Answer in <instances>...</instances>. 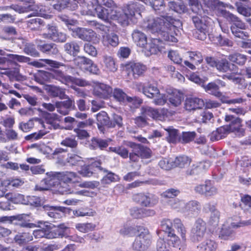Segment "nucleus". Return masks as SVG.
<instances>
[{"instance_id": "774afa93", "label": "nucleus", "mask_w": 251, "mask_h": 251, "mask_svg": "<svg viewBox=\"0 0 251 251\" xmlns=\"http://www.w3.org/2000/svg\"><path fill=\"white\" fill-rule=\"evenodd\" d=\"M189 57L191 61L198 65L201 63L203 60V58L202 54L199 51H190L188 52Z\"/></svg>"}, {"instance_id": "39448f33", "label": "nucleus", "mask_w": 251, "mask_h": 251, "mask_svg": "<svg viewBox=\"0 0 251 251\" xmlns=\"http://www.w3.org/2000/svg\"><path fill=\"white\" fill-rule=\"evenodd\" d=\"M132 199L142 207H152L158 202V197L150 193H139L133 195Z\"/></svg>"}, {"instance_id": "ea45409f", "label": "nucleus", "mask_w": 251, "mask_h": 251, "mask_svg": "<svg viewBox=\"0 0 251 251\" xmlns=\"http://www.w3.org/2000/svg\"><path fill=\"white\" fill-rule=\"evenodd\" d=\"M133 40L137 46L144 48L147 45V38L146 35L139 30H134L132 34Z\"/></svg>"}, {"instance_id": "4c0bfd02", "label": "nucleus", "mask_w": 251, "mask_h": 251, "mask_svg": "<svg viewBox=\"0 0 251 251\" xmlns=\"http://www.w3.org/2000/svg\"><path fill=\"white\" fill-rule=\"evenodd\" d=\"M101 165L100 160L96 161L91 164L84 166L80 171V174L84 176L89 177L94 173V171H99V168Z\"/></svg>"}, {"instance_id": "dca6fc26", "label": "nucleus", "mask_w": 251, "mask_h": 251, "mask_svg": "<svg viewBox=\"0 0 251 251\" xmlns=\"http://www.w3.org/2000/svg\"><path fill=\"white\" fill-rule=\"evenodd\" d=\"M176 26L168 25L166 26V29H162L157 34L158 38L160 39V43L163 41L170 43H176L177 41L176 38L174 36V33L172 30L174 31Z\"/></svg>"}, {"instance_id": "f8f14e48", "label": "nucleus", "mask_w": 251, "mask_h": 251, "mask_svg": "<svg viewBox=\"0 0 251 251\" xmlns=\"http://www.w3.org/2000/svg\"><path fill=\"white\" fill-rule=\"evenodd\" d=\"M139 232L140 233L132 244V247L134 250L144 251L148 248L151 243V236L148 229L143 227L142 230Z\"/></svg>"}, {"instance_id": "5701e85b", "label": "nucleus", "mask_w": 251, "mask_h": 251, "mask_svg": "<svg viewBox=\"0 0 251 251\" xmlns=\"http://www.w3.org/2000/svg\"><path fill=\"white\" fill-rule=\"evenodd\" d=\"M195 190L196 193L203 195L205 197H211L218 192L217 189L212 185L210 181H206L204 184L197 186L195 188Z\"/></svg>"}, {"instance_id": "7c9ffc66", "label": "nucleus", "mask_w": 251, "mask_h": 251, "mask_svg": "<svg viewBox=\"0 0 251 251\" xmlns=\"http://www.w3.org/2000/svg\"><path fill=\"white\" fill-rule=\"evenodd\" d=\"M97 120L98 129L104 133L105 131L104 126L109 127L110 118L106 112L101 111L97 114Z\"/></svg>"}, {"instance_id": "3c124183", "label": "nucleus", "mask_w": 251, "mask_h": 251, "mask_svg": "<svg viewBox=\"0 0 251 251\" xmlns=\"http://www.w3.org/2000/svg\"><path fill=\"white\" fill-rule=\"evenodd\" d=\"M168 6L170 9L179 14L185 13L187 10L186 7L182 2L170 1Z\"/></svg>"}, {"instance_id": "a878e982", "label": "nucleus", "mask_w": 251, "mask_h": 251, "mask_svg": "<svg viewBox=\"0 0 251 251\" xmlns=\"http://www.w3.org/2000/svg\"><path fill=\"white\" fill-rule=\"evenodd\" d=\"M203 100L197 97H187L185 100V108L186 110L191 111L201 109L204 106Z\"/></svg>"}, {"instance_id": "0eeeda50", "label": "nucleus", "mask_w": 251, "mask_h": 251, "mask_svg": "<svg viewBox=\"0 0 251 251\" xmlns=\"http://www.w3.org/2000/svg\"><path fill=\"white\" fill-rule=\"evenodd\" d=\"M76 176V173L73 172H53L52 173L51 177L46 178L44 180L45 182L49 185L53 184L55 182H51L55 179L59 180V183H65L73 185Z\"/></svg>"}, {"instance_id": "9d476101", "label": "nucleus", "mask_w": 251, "mask_h": 251, "mask_svg": "<svg viewBox=\"0 0 251 251\" xmlns=\"http://www.w3.org/2000/svg\"><path fill=\"white\" fill-rule=\"evenodd\" d=\"M176 23H175V24ZM168 25H174V24H171L162 17L152 18L148 20L146 28L147 31L152 34H158L162 29H166Z\"/></svg>"}, {"instance_id": "79ce46f5", "label": "nucleus", "mask_w": 251, "mask_h": 251, "mask_svg": "<svg viewBox=\"0 0 251 251\" xmlns=\"http://www.w3.org/2000/svg\"><path fill=\"white\" fill-rule=\"evenodd\" d=\"M160 39L156 38H151V42L145 45V48L150 54H157L160 51Z\"/></svg>"}, {"instance_id": "69168bd1", "label": "nucleus", "mask_w": 251, "mask_h": 251, "mask_svg": "<svg viewBox=\"0 0 251 251\" xmlns=\"http://www.w3.org/2000/svg\"><path fill=\"white\" fill-rule=\"evenodd\" d=\"M142 114L145 116H149L156 120L158 118V109L149 106L142 108Z\"/></svg>"}, {"instance_id": "f3484780", "label": "nucleus", "mask_w": 251, "mask_h": 251, "mask_svg": "<svg viewBox=\"0 0 251 251\" xmlns=\"http://www.w3.org/2000/svg\"><path fill=\"white\" fill-rule=\"evenodd\" d=\"M176 26L168 25L166 26V29H162L157 34L158 38L160 39V43L163 41L170 43H176L177 41L176 38L174 36V33L172 30L174 31Z\"/></svg>"}, {"instance_id": "052dcab7", "label": "nucleus", "mask_w": 251, "mask_h": 251, "mask_svg": "<svg viewBox=\"0 0 251 251\" xmlns=\"http://www.w3.org/2000/svg\"><path fill=\"white\" fill-rule=\"evenodd\" d=\"M243 205H240L242 208L247 213L251 215V196L245 195L241 197Z\"/></svg>"}, {"instance_id": "4d7b16f0", "label": "nucleus", "mask_w": 251, "mask_h": 251, "mask_svg": "<svg viewBox=\"0 0 251 251\" xmlns=\"http://www.w3.org/2000/svg\"><path fill=\"white\" fill-rule=\"evenodd\" d=\"M113 96L117 101L125 103L127 102L128 96L121 89L116 88L112 91Z\"/></svg>"}, {"instance_id": "680f3d73", "label": "nucleus", "mask_w": 251, "mask_h": 251, "mask_svg": "<svg viewBox=\"0 0 251 251\" xmlns=\"http://www.w3.org/2000/svg\"><path fill=\"white\" fill-rule=\"evenodd\" d=\"M174 226L180 233L182 240H186V229L179 219L176 218L174 220Z\"/></svg>"}, {"instance_id": "aec40b11", "label": "nucleus", "mask_w": 251, "mask_h": 251, "mask_svg": "<svg viewBox=\"0 0 251 251\" xmlns=\"http://www.w3.org/2000/svg\"><path fill=\"white\" fill-rule=\"evenodd\" d=\"M112 91L110 86L102 83H98L94 87L93 94L100 98L106 99L112 95Z\"/></svg>"}, {"instance_id": "49530a36", "label": "nucleus", "mask_w": 251, "mask_h": 251, "mask_svg": "<svg viewBox=\"0 0 251 251\" xmlns=\"http://www.w3.org/2000/svg\"><path fill=\"white\" fill-rule=\"evenodd\" d=\"M103 43L105 45L116 47L119 44V36L114 33L109 34L104 37Z\"/></svg>"}, {"instance_id": "f257e3e1", "label": "nucleus", "mask_w": 251, "mask_h": 251, "mask_svg": "<svg viewBox=\"0 0 251 251\" xmlns=\"http://www.w3.org/2000/svg\"><path fill=\"white\" fill-rule=\"evenodd\" d=\"M25 205L37 207L42 205V208L47 214L53 219H59L64 216L65 214H70L72 210L68 207L60 206H52L49 204L43 205L41 198L35 196H26Z\"/></svg>"}, {"instance_id": "8fccbe9b", "label": "nucleus", "mask_w": 251, "mask_h": 251, "mask_svg": "<svg viewBox=\"0 0 251 251\" xmlns=\"http://www.w3.org/2000/svg\"><path fill=\"white\" fill-rule=\"evenodd\" d=\"M142 230V226H136V227L131 226L124 227L120 230V233L123 235H128L129 236H134L137 232Z\"/></svg>"}, {"instance_id": "b1692460", "label": "nucleus", "mask_w": 251, "mask_h": 251, "mask_svg": "<svg viewBox=\"0 0 251 251\" xmlns=\"http://www.w3.org/2000/svg\"><path fill=\"white\" fill-rule=\"evenodd\" d=\"M126 68L128 73L131 74L134 78L142 75L147 70L145 65L139 62H130L126 65Z\"/></svg>"}, {"instance_id": "a18cd8bd", "label": "nucleus", "mask_w": 251, "mask_h": 251, "mask_svg": "<svg viewBox=\"0 0 251 251\" xmlns=\"http://www.w3.org/2000/svg\"><path fill=\"white\" fill-rule=\"evenodd\" d=\"M191 162V159L185 155L179 156L173 159V168H184L188 166Z\"/></svg>"}, {"instance_id": "864d4df0", "label": "nucleus", "mask_w": 251, "mask_h": 251, "mask_svg": "<svg viewBox=\"0 0 251 251\" xmlns=\"http://www.w3.org/2000/svg\"><path fill=\"white\" fill-rule=\"evenodd\" d=\"M139 8L137 2H130L126 5L123 11L132 19L135 16V13L138 12Z\"/></svg>"}, {"instance_id": "412c9836", "label": "nucleus", "mask_w": 251, "mask_h": 251, "mask_svg": "<svg viewBox=\"0 0 251 251\" xmlns=\"http://www.w3.org/2000/svg\"><path fill=\"white\" fill-rule=\"evenodd\" d=\"M27 215L25 214L12 216L11 224L23 228H32L36 227V225L29 223V220L26 219Z\"/></svg>"}, {"instance_id": "4be33fe9", "label": "nucleus", "mask_w": 251, "mask_h": 251, "mask_svg": "<svg viewBox=\"0 0 251 251\" xmlns=\"http://www.w3.org/2000/svg\"><path fill=\"white\" fill-rule=\"evenodd\" d=\"M7 56H9L11 59L14 60H17L19 62H28L29 64L35 67L36 68H42L46 66L47 64L45 60L47 59H40L37 61H34L29 62L30 58L23 55H20L18 54H8Z\"/></svg>"}, {"instance_id": "393cba45", "label": "nucleus", "mask_w": 251, "mask_h": 251, "mask_svg": "<svg viewBox=\"0 0 251 251\" xmlns=\"http://www.w3.org/2000/svg\"><path fill=\"white\" fill-rule=\"evenodd\" d=\"M75 38H79L84 41L91 42L96 38V33L90 28L80 27L76 30Z\"/></svg>"}, {"instance_id": "423d86ee", "label": "nucleus", "mask_w": 251, "mask_h": 251, "mask_svg": "<svg viewBox=\"0 0 251 251\" xmlns=\"http://www.w3.org/2000/svg\"><path fill=\"white\" fill-rule=\"evenodd\" d=\"M221 14L226 20L232 23L230 30L234 37L242 30H245L247 26L245 23L241 21L237 16L226 10H222Z\"/></svg>"}, {"instance_id": "a211bd4d", "label": "nucleus", "mask_w": 251, "mask_h": 251, "mask_svg": "<svg viewBox=\"0 0 251 251\" xmlns=\"http://www.w3.org/2000/svg\"><path fill=\"white\" fill-rule=\"evenodd\" d=\"M49 239L66 237L69 234V228L64 224H60L52 228L51 225H48Z\"/></svg>"}, {"instance_id": "9b49d317", "label": "nucleus", "mask_w": 251, "mask_h": 251, "mask_svg": "<svg viewBox=\"0 0 251 251\" xmlns=\"http://www.w3.org/2000/svg\"><path fill=\"white\" fill-rule=\"evenodd\" d=\"M150 5L156 14L165 18L166 20L170 24H175L177 22L167 12L168 9L166 8L164 0H152L150 1Z\"/></svg>"}, {"instance_id": "f704fd0d", "label": "nucleus", "mask_w": 251, "mask_h": 251, "mask_svg": "<svg viewBox=\"0 0 251 251\" xmlns=\"http://www.w3.org/2000/svg\"><path fill=\"white\" fill-rule=\"evenodd\" d=\"M239 68L236 71H231L230 73L226 74L223 76L224 78H226L235 84L239 86H245V79L238 74Z\"/></svg>"}, {"instance_id": "e433bc0d", "label": "nucleus", "mask_w": 251, "mask_h": 251, "mask_svg": "<svg viewBox=\"0 0 251 251\" xmlns=\"http://www.w3.org/2000/svg\"><path fill=\"white\" fill-rule=\"evenodd\" d=\"M95 9L98 17L105 21L111 19L112 15H114V11L113 9L105 8L99 4L97 5Z\"/></svg>"}, {"instance_id": "58836bf2", "label": "nucleus", "mask_w": 251, "mask_h": 251, "mask_svg": "<svg viewBox=\"0 0 251 251\" xmlns=\"http://www.w3.org/2000/svg\"><path fill=\"white\" fill-rule=\"evenodd\" d=\"M108 146V141L99 137H93L90 142L89 147L91 150L100 149L103 150Z\"/></svg>"}, {"instance_id": "ddd939ff", "label": "nucleus", "mask_w": 251, "mask_h": 251, "mask_svg": "<svg viewBox=\"0 0 251 251\" xmlns=\"http://www.w3.org/2000/svg\"><path fill=\"white\" fill-rule=\"evenodd\" d=\"M54 76L56 79L66 85H69V83H72L80 87H84L89 84V82L84 79L66 75L63 72L59 70H54Z\"/></svg>"}, {"instance_id": "cd10ccee", "label": "nucleus", "mask_w": 251, "mask_h": 251, "mask_svg": "<svg viewBox=\"0 0 251 251\" xmlns=\"http://www.w3.org/2000/svg\"><path fill=\"white\" fill-rule=\"evenodd\" d=\"M101 165H100L99 168V171L105 174L100 180L102 184H109L112 182H115L119 180L120 178L117 175L102 167Z\"/></svg>"}, {"instance_id": "6ab92c4d", "label": "nucleus", "mask_w": 251, "mask_h": 251, "mask_svg": "<svg viewBox=\"0 0 251 251\" xmlns=\"http://www.w3.org/2000/svg\"><path fill=\"white\" fill-rule=\"evenodd\" d=\"M64 101H56V107L57 111L60 114L66 115L69 114L70 111L74 110L75 108V102L74 100H71L68 96V98Z\"/></svg>"}, {"instance_id": "5fc2aeb1", "label": "nucleus", "mask_w": 251, "mask_h": 251, "mask_svg": "<svg viewBox=\"0 0 251 251\" xmlns=\"http://www.w3.org/2000/svg\"><path fill=\"white\" fill-rule=\"evenodd\" d=\"M36 46L32 43H26L24 46V52L33 57L40 56V53L36 50Z\"/></svg>"}, {"instance_id": "e2e57ef3", "label": "nucleus", "mask_w": 251, "mask_h": 251, "mask_svg": "<svg viewBox=\"0 0 251 251\" xmlns=\"http://www.w3.org/2000/svg\"><path fill=\"white\" fill-rule=\"evenodd\" d=\"M196 136L195 131L182 132L180 135V143L186 144L194 140Z\"/></svg>"}, {"instance_id": "2f4dec72", "label": "nucleus", "mask_w": 251, "mask_h": 251, "mask_svg": "<svg viewBox=\"0 0 251 251\" xmlns=\"http://www.w3.org/2000/svg\"><path fill=\"white\" fill-rule=\"evenodd\" d=\"M63 49L66 53L75 57L77 56L80 50V46L75 41L65 43L63 46Z\"/></svg>"}, {"instance_id": "c85d7f7f", "label": "nucleus", "mask_w": 251, "mask_h": 251, "mask_svg": "<svg viewBox=\"0 0 251 251\" xmlns=\"http://www.w3.org/2000/svg\"><path fill=\"white\" fill-rule=\"evenodd\" d=\"M216 69L219 72L226 73L227 72L236 71L238 69V67L232 63L228 62V61L223 58L218 60L216 66Z\"/></svg>"}, {"instance_id": "f03ea898", "label": "nucleus", "mask_w": 251, "mask_h": 251, "mask_svg": "<svg viewBox=\"0 0 251 251\" xmlns=\"http://www.w3.org/2000/svg\"><path fill=\"white\" fill-rule=\"evenodd\" d=\"M191 20L195 27L192 31L193 37L197 39L203 41L209 32V22L207 17L201 16H191Z\"/></svg>"}, {"instance_id": "2eb2a0df", "label": "nucleus", "mask_w": 251, "mask_h": 251, "mask_svg": "<svg viewBox=\"0 0 251 251\" xmlns=\"http://www.w3.org/2000/svg\"><path fill=\"white\" fill-rule=\"evenodd\" d=\"M37 49L42 52L48 55H56L58 53L57 45L53 43L46 42L45 41L36 40Z\"/></svg>"}, {"instance_id": "37998d69", "label": "nucleus", "mask_w": 251, "mask_h": 251, "mask_svg": "<svg viewBox=\"0 0 251 251\" xmlns=\"http://www.w3.org/2000/svg\"><path fill=\"white\" fill-rule=\"evenodd\" d=\"M216 248V243L210 239H207L197 246L200 251H214Z\"/></svg>"}, {"instance_id": "c03bdc74", "label": "nucleus", "mask_w": 251, "mask_h": 251, "mask_svg": "<svg viewBox=\"0 0 251 251\" xmlns=\"http://www.w3.org/2000/svg\"><path fill=\"white\" fill-rule=\"evenodd\" d=\"M229 60L233 63H236L239 66H243L247 61V56L240 53H234L228 56Z\"/></svg>"}, {"instance_id": "bf43d9fd", "label": "nucleus", "mask_w": 251, "mask_h": 251, "mask_svg": "<svg viewBox=\"0 0 251 251\" xmlns=\"http://www.w3.org/2000/svg\"><path fill=\"white\" fill-rule=\"evenodd\" d=\"M203 1L205 6L212 10L225 7V3L219 0H203Z\"/></svg>"}, {"instance_id": "a19ab883", "label": "nucleus", "mask_w": 251, "mask_h": 251, "mask_svg": "<svg viewBox=\"0 0 251 251\" xmlns=\"http://www.w3.org/2000/svg\"><path fill=\"white\" fill-rule=\"evenodd\" d=\"M185 209L189 214L197 215L201 210V205L197 201H191L187 203Z\"/></svg>"}, {"instance_id": "c756f323", "label": "nucleus", "mask_w": 251, "mask_h": 251, "mask_svg": "<svg viewBox=\"0 0 251 251\" xmlns=\"http://www.w3.org/2000/svg\"><path fill=\"white\" fill-rule=\"evenodd\" d=\"M129 146L133 149L134 151L139 153L141 158L148 159L151 157V151L149 148L133 142L129 143Z\"/></svg>"}, {"instance_id": "7ed1b4c3", "label": "nucleus", "mask_w": 251, "mask_h": 251, "mask_svg": "<svg viewBox=\"0 0 251 251\" xmlns=\"http://www.w3.org/2000/svg\"><path fill=\"white\" fill-rule=\"evenodd\" d=\"M202 87L206 93L220 99L223 103L231 104L241 103L243 102V99L241 98L229 99L224 95L220 90V86L215 81L209 82L207 84H203Z\"/></svg>"}, {"instance_id": "0e129e2a", "label": "nucleus", "mask_w": 251, "mask_h": 251, "mask_svg": "<svg viewBox=\"0 0 251 251\" xmlns=\"http://www.w3.org/2000/svg\"><path fill=\"white\" fill-rule=\"evenodd\" d=\"M111 151L119 155L122 158L126 159L128 157V151L124 146H118L115 147H109Z\"/></svg>"}, {"instance_id": "1a4fd4ad", "label": "nucleus", "mask_w": 251, "mask_h": 251, "mask_svg": "<svg viewBox=\"0 0 251 251\" xmlns=\"http://www.w3.org/2000/svg\"><path fill=\"white\" fill-rule=\"evenodd\" d=\"M206 229L205 222L202 219H198L191 230L190 240L194 243L201 241L205 233Z\"/></svg>"}, {"instance_id": "338daca9", "label": "nucleus", "mask_w": 251, "mask_h": 251, "mask_svg": "<svg viewBox=\"0 0 251 251\" xmlns=\"http://www.w3.org/2000/svg\"><path fill=\"white\" fill-rule=\"evenodd\" d=\"M96 226L92 223H79L75 225V228L82 232H87L94 230Z\"/></svg>"}, {"instance_id": "de8ad7c7", "label": "nucleus", "mask_w": 251, "mask_h": 251, "mask_svg": "<svg viewBox=\"0 0 251 251\" xmlns=\"http://www.w3.org/2000/svg\"><path fill=\"white\" fill-rule=\"evenodd\" d=\"M66 161L71 166H82L84 164L82 157L77 154L74 153L68 154Z\"/></svg>"}, {"instance_id": "09e8293b", "label": "nucleus", "mask_w": 251, "mask_h": 251, "mask_svg": "<svg viewBox=\"0 0 251 251\" xmlns=\"http://www.w3.org/2000/svg\"><path fill=\"white\" fill-rule=\"evenodd\" d=\"M123 126V118L121 116L113 114L112 118L110 119L108 128H117L119 129Z\"/></svg>"}, {"instance_id": "c9c22d12", "label": "nucleus", "mask_w": 251, "mask_h": 251, "mask_svg": "<svg viewBox=\"0 0 251 251\" xmlns=\"http://www.w3.org/2000/svg\"><path fill=\"white\" fill-rule=\"evenodd\" d=\"M111 20L117 21L122 26H125L129 24L130 22L132 21V19L129 17L127 14L123 10L121 12L114 11V15H112Z\"/></svg>"}, {"instance_id": "473e14b6", "label": "nucleus", "mask_w": 251, "mask_h": 251, "mask_svg": "<svg viewBox=\"0 0 251 251\" xmlns=\"http://www.w3.org/2000/svg\"><path fill=\"white\" fill-rule=\"evenodd\" d=\"M46 90L48 94L52 97H58L61 100L68 98V95L65 94V89L59 86L49 85L47 87Z\"/></svg>"}, {"instance_id": "6e6d98bb", "label": "nucleus", "mask_w": 251, "mask_h": 251, "mask_svg": "<svg viewBox=\"0 0 251 251\" xmlns=\"http://www.w3.org/2000/svg\"><path fill=\"white\" fill-rule=\"evenodd\" d=\"M31 234L36 239L43 237L49 239V226L48 225H46L41 229L35 230Z\"/></svg>"}, {"instance_id": "72a5a7b5", "label": "nucleus", "mask_w": 251, "mask_h": 251, "mask_svg": "<svg viewBox=\"0 0 251 251\" xmlns=\"http://www.w3.org/2000/svg\"><path fill=\"white\" fill-rule=\"evenodd\" d=\"M166 97H167V100L169 101L168 104L174 107L180 105L184 99L183 94L176 90L172 91V94L169 95H166Z\"/></svg>"}, {"instance_id": "13d9d810", "label": "nucleus", "mask_w": 251, "mask_h": 251, "mask_svg": "<svg viewBox=\"0 0 251 251\" xmlns=\"http://www.w3.org/2000/svg\"><path fill=\"white\" fill-rule=\"evenodd\" d=\"M103 62L106 68L109 71L115 72L117 71V66L116 65L115 60L111 56H104Z\"/></svg>"}, {"instance_id": "20e7f679", "label": "nucleus", "mask_w": 251, "mask_h": 251, "mask_svg": "<svg viewBox=\"0 0 251 251\" xmlns=\"http://www.w3.org/2000/svg\"><path fill=\"white\" fill-rule=\"evenodd\" d=\"M143 93L147 97L154 99L153 102L158 105H163L167 101V97L164 94H161L158 88L152 84L144 86L142 88Z\"/></svg>"}, {"instance_id": "603ef678", "label": "nucleus", "mask_w": 251, "mask_h": 251, "mask_svg": "<svg viewBox=\"0 0 251 251\" xmlns=\"http://www.w3.org/2000/svg\"><path fill=\"white\" fill-rule=\"evenodd\" d=\"M165 130L168 132V139L170 143L174 144L180 142V135H178L177 130L171 127H168Z\"/></svg>"}, {"instance_id": "6e6552de", "label": "nucleus", "mask_w": 251, "mask_h": 251, "mask_svg": "<svg viewBox=\"0 0 251 251\" xmlns=\"http://www.w3.org/2000/svg\"><path fill=\"white\" fill-rule=\"evenodd\" d=\"M74 64L80 68L93 74H98L100 70L93 61L84 56H77L73 59Z\"/></svg>"}, {"instance_id": "bb28decb", "label": "nucleus", "mask_w": 251, "mask_h": 251, "mask_svg": "<svg viewBox=\"0 0 251 251\" xmlns=\"http://www.w3.org/2000/svg\"><path fill=\"white\" fill-rule=\"evenodd\" d=\"M33 240L31 233L18 232L13 238V242L20 246H24Z\"/></svg>"}, {"instance_id": "4468645a", "label": "nucleus", "mask_w": 251, "mask_h": 251, "mask_svg": "<svg viewBox=\"0 0 251 251\" xmlns=\"http://www.w3.org/2000/svg\"><path fill=\"white\" fill-rule=\"evenodd\" d=\"M226 122L229 123L226 125L230 132H235L239 136H243L245 134V129L242 127V120L238 117L233 115H226L225 119Z\"/></svg>"}]
</instances>
